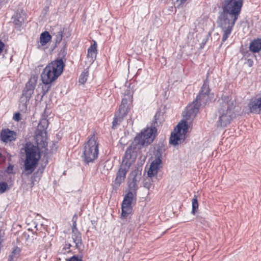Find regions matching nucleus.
<instances>
[{
    "instance_id": "obj_1",
    "label": "nucleus",
    "mask_w": 261,
    "mask_h": 261,
    "mask_svg": "<svg viewBox=\"0 0 261 261\" xmlns=\"http://www.w3.org/2000/svg\"><path fill=\"white\" fill-rule=\"evenodd\" d=\"M48 121L46 119H41L35 132V139L37 146L34 145L31 142H27L24 145L25 160L24 161V171L23 172L27 175L32 174L35 170L38 162L40 159L41 149L47 150V132Z\"/></svg>"
},
{
    "instance_id": "obj_2",
    "label": "nucleus",
    "mask_w": 261,
    "mask_h": 261,
    "mask_svg": "<svg viewBox=\"0 0 261 261\" xmlns=\"http://www.w3.org/2000/svg\"><path fill=\"white\" fill-rule=\"evenodd\" d=\"M243 0H223L217 23L223 32L220 46L228 39L238 19L243 6Z\"/></svg>"
},
{
    "instance_id": "obj_3",
    "label": "nucleus",
    "mask_w": 261,
    "mask_h": 261,
    "mask_svg": "<svg viewBox=\"0 0 261 261\" xmlns=\"http://www.w3.org/2000/svg\"><path fill=\"white\" fill-rule=\"evenodd\" d=\"M134 143L127 148L123 158L122 163L116 173L115 179L113 182V189L115 191L117 190L121 184L124 181L127 172L136 159L137 152L136 147Z\"/></svg>"
},
{
    "instance_id": "obj_4",
    "label": "nucleus",
    "mask_w": 261,
    "mask_h": 261,
    "mask_svg": "<svg viewBox=\"0 0 261 261\" xmlns=\"http://www.w3.org/2000/svg\"><path fill=\"white\" fill-rule=\"evenodd\" d=\"M208 80L207 77L204 81L201 89L192 103L186 107L184 116L186 119L194 118L199 112L200 107H204L209 100L211 89L209 87Z\"/></svg>"
},
{
    "instance_id": "obj_5",
    "label": "nucleus",
    "mask_w": 261,
    "mask_h": 261,
    "mask_svg": "<svg viewBox=\"0 0 261 261\" xmlns=\"http://www.w3.org/2000/svg\"><path fill=\"white\" fill-rule=\"evenodd\" d=\"M220 108L216 114L218 117L216 124L218 127H225L230 123L235 116V104L230 97L225 96L220 100Z\"/></svg>"
},
{
    "instance_id": "obj_6",
    "label": "nucleus",
    "mask_w": 261,
    "mask_h": 261,
    "mask_svg": "<svg viewBox=\"0 0 261 261\" xmlns=\"http://www.w3.org/2000/svg\"><path fill=\"white\" fill-rule=\"evenodd\" d=\"M64 64L62 58H58L49 63L43 69L41 74L42 83L47 86L44 94L48 92L51 87L50 84L62 74Z\"/></svg>"
},
{
    "instance_id": "obj_7",
    "label": "nucleus",
    "mask_w": 261,
    "mask_h": 261,
    "mask_svg": "<svg viewBox=\"0 0 261 261\" xmlns=\"http://www.w3.org/2000/svg\"><path fill=\"white\" fill-rule=\"evenodd\" d=\"M99 153V143L94 134L88 137L85 144L82 157L86 164L93 163L97 159Z\"/></svg>"
},
{
    "instance_id": "obj_8",
    "label": "nucleus",
    "mask_w": 261,
    "mask_h": 261,
    "mask_svg": "<svg viewBox=\"0 0 261 261\" xmlns=\"http://www.w3.org/2000/svg\"><path fill=\"white\" fill-rule=\"evenodd\" d=\"M156 117L157 115H155L154 119L149 127H147L135 138L134 141L136 144L140 146H147L153 141L157 132Z\"/></svg>"
},
{
    "instance_id": "obj_9",
    "label": "nucleus",
    "mask_w": 261,
    "mask_h": 261,
    "mask_svg": "<svg viewBox=\"0 0 261 261\" xmlns=\"http://www.w3.org/2000/svg\"><path fill=\"white\" fill-rule=\"evenodd\" d=\"M189 127L187 121H181L174 129L176 133L171 134L170 138V143L175 146L184 142Z\"/></svg>"
},
{
    "instance_id": "obj_10",
    "label": "nucleus",
    "mask_w": 261,
    "mask_h": 261,
    "mask_svg": "<svg viewBox=\"0 0 261 261\" xmlns=\"http://www.w3.org/2000/svg\"><path fill=\"white\" fill-rule=\"evenodd\" d=\"M35 86L36 80H33L31 79L27 83L19 99V108L21 112L27 111L28 103L34 93Z\"/></svg>"
},
{
    "instance_id": "obj_11",
    "label": "nucleus",
    "mask_w": 261,
    "mask_h": 261,
    "mask_svg": "<svg viewBox=\"0 0 261 261\" xmlns=\"http://www.w3.org/2000/svg\"><path fill=\"white\" fill-rule=\"evenodd\" d=\"M136 201V194L129 191L125 196L121 204L122 219H126L133 213V204Z\"/></svg>"
},
{
    "instance_id": "obj_12",
    "label": "nucleus",
    "mask_w": 261,
    "mask_h": 261,
    "mask_svg": "<svg viewBox=\"0 0 261 261\" xmlns=\"http://www.w3.org/2000/svg\"><path fill=\"white\" fill-rule=\"evenodd\" d=\"M162 154L160 151H158L154 160L151 162L149 169L147 172L148 177H152L156 175L159 170L162 167Z\"/></svg>"
},
{
    "instance_id": "obj_13",
    "label": "nucleus",
    "mask_w": 261,
    "mask_h": 261,
    "mask_svg": "<svg viewBox=\"0 0 261 261\" xmlns=\"http://www.w3.org/2000/svg\"><path fill=\"white\" fill-rule=\"evenodd\" d=\"M250 112L252 114L261 113V95L251 98L248 104Z\"/></svg>"
},
{
    "instance_id": "obj_14",
    "label": "nucleus",
    "mask_w": 261,
    "mask_h": 261,
    "mask_svg": "<svg viewBox=\"0 0 261 261\" xmlns=\"http://www.w3.org/2000/svg\"><path fill=\"white\" fill-rule=\"evenodd\" d=\"M71 238L75 245L76 248L79 253H82L84 248V245L82 242V234L79 231L72 232Z\"/></svg>"
},
{
    "instance_id": "obj_15",
    "label": "nucleus",
    "mask_w": 261,
    "mask_h": 261,
    "mask_svg": "<svg viewBox=\"0 0 261 261\" xmlns=\"http://www.w3.org/2000/svg\"><path fill=\"white\" fill-rule=\"evenodd\" d=\"M16 139V135L14 131L5 129L2 130L1 133V139L4 142H11L15 140Z\"/></svg>"
},
{
    "instance_id": "obj_16",
    "label": "nucleus",
    "mask_w": 261,
    "mask_h": 261,
    "mask_svg": "<svg viewBox=\"0 0 261 261\" xmlns=\"http://www.w3.org/2000/svg\"><path fill=\"white\" fill-rule=\"evenodd\" d=\"M97 54V43L94 41L92 44L88 49L87 57L91 59V61H94Z\"/></svg>"
},
{
    "instance_id": "obj_17",
    "label": "nucleus",
    "mask_w": 261,
    "mask_h": 261,
    "mask_svg": "<svg viewBox=\"0 0 261 261\" xmlns=\"http://www.w3.org/2000/svg\"><path fill=\"white\" fill-rule=\"evenodd\" d=\"M249 49L253 53H258L261 49V39H254L251 42Z\"/></svg>"
},
{
    "instance_id": "obj_18",
    "label": "nucleus",
    "mask_w": 261,
    "mask_h": 261,
    "mask_svg": "<svg viewBox=\"0 0 261 261\" xmlns=\"http://www.w3.org/2000/svg\"><path fill=\"white\" fill-rule=\"evenodd\" d=\"M132 101L133 94L129 90L127 91L122 98L121 105L129 107V105L132 103Z\"/></svg>"
},
{
    "instance_id": "obj_19",
    "label": "nucleus",
    "mask_w": 261,
    "mask_h": 261,
    "mask_svg": "<svg viewBox=\"0 0 261 261\" xmlns=\"http://www.w3.org/2000/svg\"><path fill=\"white\" fill-rule=\"evenodd\" d=\"M51 40V36L48 32L45 31L42 33L40 36V42L42 46L46 45Z\"/></svg>"
},
{
    "instance_id": "obj_20",
    "label": "nucleus",
    "mask_w": 261,
    "mask_h": 261,
    "mask_svg": "<svg viewBox=\"0 0 261 261\" xmlns=\"http://www.w3.org/2000/svg\"><path fill=\"white\" fill-rule=\"evenodd\" d=\"M16 29H19L24 22V18L20 13H16L12 18Z\"/></svg>"
},
{
    "instance_id": "obj_21",
    "label": "nucleus",
    "mask_w": 261,
    "mask_h": 261,
    "mask_svg": "<svg viewBox=\"0 0 261 261\" xmlns=\"http://www.w3.org/2000/svg\"><path fill=\"white\" fill-rule=\"evenodd\" d=\"M129 110V108L128 106L120 105L118 112L116 114L118 115L120 119H123V118L127 114Z\"/></svg>"
},
{
    "instance_id": "obj_22",
    "label": "nucleus",
    "mask_w": 261,
    "mask_h": 261,
    "mask_svg": "<svg viewBox=\"0 0 261 261\" xmlns=\"http://www.w3.org/2000/svg\"><path fill=\"white\" fill-rule=\"evenodd\" d=\"M192 210L191 212V213L193 215H195V213L197 212L199 204L198 202V200L197 199V197L195 196V197L192 199Z\"/></svg>"
},
{
    "instance_id": "obj_23",
    "label": "nucleus",
    "mask_w": 261,
    "mask_h": 261,
    "mask_svg": "<svg viewBox=\"0 0 261 261\" xmlns=\"http://www.w3.org/2000/svg\"><path fill=\"white\" fill-rule=\"evenodd\" d=\"M88 76V72H83L81 73L80 76L79 82L82 84H85L87 80Z\"/></svg>"
},
{
    "instance_id": "obj_24",
    "label": "nucleus",
    "mask_w": 261,
    "mask_h": 261,
    "mask_svg": "<svg viewBox=\"0 0 261 261\" xmlns=\"http://www.w3.org/2000/svg\"><path fill=\"white\" fill-rule=\"evenodd\" d=\"M80 253V255L71 256L69 259H67L66 261H83L82 252Z\"/></svg>"
},
{
    "instance_id": "obj_25",
    "label": "nucleus",
    "mask_w": 261,
    "mask_h": 261,
    "mask_svg": "<svg viewBox=\"0 0 261 261\" xmlns=\"http://www.w3.org/2000/svg\"><path fill=\"white\" fill-rule=\"evenodd\" d=\"M63 31H60L56 34V39H55L56 44H58L61 42V41L62 40V38H63Z\"/></svg>"
},
{
    "instance_id": "obj_26",
    "label": "nucleus",
    "mask_w": 261,
    "mask_h": 261,
    "mask_svg": "<svg viewBox=\"0 0 261 261\" xmlns=\"http://www.w3.org/2000/svg\"><path fill=\"white\" fill-rule=\"evenodd\" d=\"M8 189V185L6 182H0V193H4Z\"/></svg>"
},
{
    "instance_id": "obj_27",
    "label": "nucleus",
    "mask_w": 261,
    "mask_h": 261,
    "mask_svg": "<svg viewBox=\"0 0 261 261\" xmlns=\"http://www.w3.org/2000/svg\"><path fill=\"white\" fill-rule=\"evenodd\" d=\"M123 119H120L118 115L115 114V117L114 118L112 124L113 128H115L116 126L120 122L122 121Z\"/></svg>"
},
{
    "instance_id": "obj_28",
    "label": "nucleus",
    "mask_w": 261,
    "mask_h": 261,
    "mask_svg": "<svg viewBox=\"0 0 261 261\" xmlns=\"http://www.w3.org/2000/svg\"><path fill=\"white\" fill-rule=\"evenodd\" d=\"M128 187L130 190L134 193H136V191L138 189V184L130 182L128 185Z\"/></svg>"
},
{
    "instance_id": "obj_29",
    "label": "nucleus",
    "mask_w": 261,
    "mask_h": 261,
    "mask_svg": "<svg viewBox=\"0 0 261 261\" xmlns=\"http://www.w3.org/2000/svg\"><path fill=\"white\" fill-rule=\"evenodd\" d=\"M75 217V215H74L72 218L73 225L72 227V232L79 231L77 227H76V221H74V218Z\"/></svg>"
},
{
    "instance_id": "obj_30",
    "label": "nucleus",
    "mask_w": 261,
    "mask_h": 261,
    "mask_svg": "<svg viewBox=\"0 0 261 261\" xmlns=\"http://www.w3.org/2000/svg\"><path fill=\"white\" fill-rule=\"evenodd\" d=\"M14 166L10 164L6 169V172L8 174H11L13 173Z\"/></svg>"
},
{
    "instance_id": "obj_31",
    "label": "nucleus",
    "mask_w": 261,
    "mask_h": 261,
    "mask_svg": "<svg viewBox=\"0 0 261 261\" xmlns=\"http://www.w3.org/2000/svg\"><path fill=\"white\" fill-rule=\"evenodd\" d=\"M144 187L148 189H150L152 187V183L149 180V181H145L144 183Z\"/></svg>"
},
{
    "instance_id": "obj_32",
    "label": "nucleus",
    "mask_w": 261,
    "mask_h": 261,
    "mask_svg": "<svg viewBox=\"0 0 261 261\" xmlns=\"http://www.w3.org/2000/svg\"><path fill=\"white\" fill-rule=\"evenodd\" d=\"M186 1L187 0H177V3H178L177 8L182 7Z\"/></svg>"
},
{
    "instance_id": "obj_33",
    "label": "nucleus",
    "mask_w": 261,
    "mask_h": 261,
    "mask_svg": "<svg viewBox=\"0 0 261 261\" xmlns=\"http://www.w3.org/2000/svg\"><path fill=\"white\" fill-rule=\"evenodd\" d=\"M253 61L251 59H248L247 61L245 62L248 67H251L253 65Z\"/></svg>"
},
{
    "instance_id": "obj_34",
    "label": "nucleus",
    "mask_w": 261,
    "mask_h": 261,
    "mask_svg": "<svg viewBox=\"0 0 261 261\" xmlns=\"http://www.w3.org/2000/svg\"><path fill=\"white\" fill-rule=\"evenodd\" d=\"M20 115L19 113H16L14 115L13 119L16 121H18L20 120Z\"/></svg>"
},
{
    "instance_id": "obj_35",
    "label": "nucleus",
    "mask_w": 261,
    "mask_h": 261,
    "mask_svg": "<svg viewBox=\"0 0 261 261\" xmlns=\"http://www.w3.org/2000/svg\"><path fill=\"white\" fill-rule=\"evenodd\" d=\"M140 180V178L137 177V173L135 172V176L133 177L132 181L131 182H133L134 183H136L138 184Z\"/></svg>"
},
{
    "instance_id": "obj_36",
    "label": "nucleus",
    "mask_w": 261,
    "mask_h": 261,
    "mask_svg": "<svg viewBox=\"0 0 261 261\" xmlns=\"http://www.w3.org/2000/svg\"><path fill=\"white\" fill-rule=\"evenodd\" d=\"M71 247V245L70 243H66L63 248V250L66 251L67 250L70 249Z\"/></svg>"
},
{
    "instance_id": "obj_37",
    "label": "nucleus",
    "mask_w": 261,
    "mask_h": 261,
    "mask_svg": "<svg viewBox=\"0 0 261 261\" xmlns=\"http://www.w3.org/2000/svg\"><path fill=\"white\" fill-rule=\"evenodd\" d=\"M5 47L4 43L0 40V53H1Z\"/></svg>"
},
{
    "instance_id": "obj_38",
    "label": "nucleus",
    "mask_w": 261,
    "mask_h": 261,
    "mask_svg": "<svg viewBox=\"0 0 261 261\" xmlns=\"http://www.w3.org/2000/svg\"><path fill=\"white\" fill-rule=\"evenodd\" d=\"M76 217H75L74 218V221H75V220L76 221Z\"/></svg>"
}]
</instances>
